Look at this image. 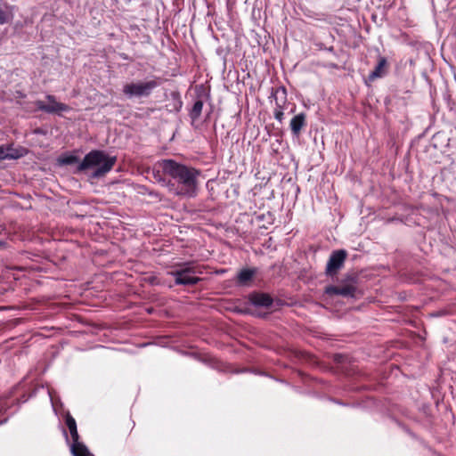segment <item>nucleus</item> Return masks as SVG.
<instances>
[{"label": "nucleus", "mask_w": 456, "mask_h": 456, "mask_svg": "<svg viewBox=\"0 0 456 456\" xmlns=\"http://www.w3.org/2000/svg\"><path fill=\"white\" fill-rule=\"evenodd\" d=\"M160 171L177 184V195L190 198L196 195L198 178L200 175L199 169L166 159L158 161L153 167L154 177L159 182L165 181L161 177Z\"/></svg>", "instance_id": "nucleus-1"}, {"label": "nucleus", "mask_w": 456, "mask_h": 456, "mask_svg": "<svg viewBox=\"0 0 456 456\" xmlns=\"http://www.w3.org/2000/svg\"><path fill=\"white\" fill-rule=\"evenodd\" d=\"M116 156H110L103 151L94 150L86 154L83 160L78 163L76 173L88 172L91 179L104 177L115 166Z\"/></svg>", "instance_id": "nucleus-2"}, {"label": "nucleus", "mask_w": 456, "mask_h": 456, "mask_svg": "<svg viewBox=\"0 0 456 456\" xmlns=\"http://www.w3.org/2000/svg\"><path fill=\"white\" fill-rule=\"evenodd\" d=\"M174 268L169 274L175 278V285L194 286L201 281L196 275L201 274L202 271L193 261L177 263Z\"/></svg>", "instance_id": "nucleus-3"}, {"label": "nucleus", "mask_w": 456, "mask_h": 456, "mask_svg": "<svg viewBox=\"0 0 456 456\" xmlns=\"http://www.w3.org/2000/svg\"><path fill=\"white\" fill-rule=\"evenodd\" d=\"M160 85L159 78L147 81H137L124 85L122 92L128 98L149 97L153 90Z\"/></svg>", "instance_id": "nucleus-4"}, {"label": "nucleus", "mask_w": 456, "mask_h": 456, "mask_svg": "<svg viewBox=\"0 0 456 456\" xmlns=\"http://www.w3.org/2000/svg\"><path fill=\"white\" fill-rule=\"evenodd\" d=\"M347 257V252L345 249H338L331 252L327 262L325 273L327 276H335L344 266Z\"/></svg>", "instance_id": "nucleus-5"}, {"label": "nucleus", "mask_w": 456, "mask_h": 456, "mask_svg": "<svg viewBox=\"0 0 456 456\" xmlns=\"http://www.w3.org/2000/svg\"><path fill=\"white\" fill-rule=\"evenodd\" d=\"M46 99L49 104H46L45 102L40 100L35 102V105L37 108V110L49 114L68 111L69 110V107L67 104L56 102L55 96L52 94H47Z\"/></svg>", "instance_id": "nucleus-6"}, {"label": "nucleus", "mask_w": 456, "mask_h": 456, "mask_svg": "<svg viewBox=\"0 0 456 456\" xmlns=\"http://www.w3.org/2000/svg\"><path fill=\"white\" fill-rule=\"evenodd\" d=\"M357 290V286L352 283H341L338 286H328L325 288V293L329 296H342L344 297H354L355 292Z\"/></svg>", "instance_id": "nucleus-7"}, {"label": "nucleus", "mask_w": 456, "mask_h": 456, "mask_svg": "<svg viewBox=\"0 0 456 456\" xmlns=\"http://www.w3.org/2000/svg\"><path fill=\"white\" fill-rule=\"evenodd\" d=\"M276 102V108L274 110V118L278 121L281 122L283 119V104L286 102V90L285 88H281L276 90V92L273 94Z\"/></svg>", "instance_id": "nucleus-8"}, {"label": "nucleus", "mask_w": 456, "mask_h": 456, "mask_svg": "<svg viewBox=\"0 0 456 456\" xmlns=\"http://www.w3.org/2000/svg\"><path fill=\"white\" fill-rule=\"evenodd\" d=\"M388 62L386 57L379 56L378 63L375 69L369 74L368 79L375 81L377 78L383 77L387 73Z\"/></svg>", "instance_id": "nucleus-9"}, {"label": "nucleus", "mask_w": 456, "mask_h": 456, "mask_svg": "<svg viewBox=\"0 0 456 456\" xmlns=\"http://www.w3.org/2000/svg\"><path fill=\"white\" fill-rule=\"evenodd\" d=\"M306 126V115L301 112L292 118L289 123L291 133L294 136L298 137L302 129Z\"/></svg>", "instance_id": "nucleus-10"}, {"label": "nucleus", "mask_w": 456, "mask_h": 456, "mask_svg": "<svg viewBox=\"0 0 456 456\" xmlns=\"http://www.w3.org/2000/svg\"><path fill=\"white\" fill-rule=\"evenodd\" d=\"M250 302L256 306L270 307L273 305V297L266 293H253L249 297Z\"/></svg>", "instance_id": "nucleus-11"}, {"label": "nucleus", "mask_w": 456, "mask_h": 456, "mask_svg": "<svg viewBox=\"0 0 456 456\" xmlns=\"http://www.w3.org/2000/svg\"><path fill=\"white\" fill-rule=\"evenodd\" d=\"M256 271V269L246 268L242 269L239 272L237 275V283L240 286L248 285L249 281L255 276Z\"/></svg>", "instance_id": "nucleus-12"}, {"label": "nucleus", "mask_w": 456, "mask_h": 456, "mask_svg": "<svg viewBox=\"0 0 456 456\" xmlns=\"http://www.w3.org/2000/svg\"><path fill=\"white\" fill-rule=\"evenodd\" d=\"M70 450L73 456H92L86 446L79 442V439L76 442L72 441Z\"/></svg>", "instance_id": "nucleus-13"}, {"label": "nucleus", "mask_w": 456, "mask_h": 456, "mask_svg": "<svg viewBox=\"0 0 456 456\" xmlns=\"http://www.w3.org/2000/svg\"><path fill=\"white\" fill-rule=\"evenodd\" d=\"M65 422L66 426L69 430L72 441L76 442V440L79 439V436L77 433V423L75 419L69 413H67L65 417Z\"/></svg>", "instance_id": "nucleus-14"}, {"label": "nucleus", "mask_w": 456, "mask_h": 456, "mask_svg": "<svg viewBox=\"0 0 456 456\" xmlns=\"http://www.w3.org/2000/svg\"><path fill=\"white\" fill-rule=\"evenodd\" d=\"M202 109H203V101L199 99L192 105V108L190 111V118L193 121L197 120L201 115Z\"/></svg>", "instance_id": "nucleus-15"}, {"label": "nucleus", "mask_w": 456, "mask_h": 456, "mask_svg": "<svg viewBox=\"0 0 456 456\" xmlns=\"http://www.w3.org/2000/svg\"><path fill=\"white\" fill-rule=\"evenodd\" d=\"M256 218L259 222L265 221L268 225L273 224L274 220L273 215L271 212L259 214L256 216Z\"/></svg>", "instance_id": "nucleus-16"}, {"label": "nucleus", "mask_w": 456, "mask_h": 456, "mask_svg": "<svg viewBox=\"0 0 456 456\" xmlns=\"http://www.w3.org/2000/svg\"><path fill=\"white\" fill-rule=\"evenodd\" d=\"M5 148L7 149V154H12L15 156L13 158H9V159H17L23 156V150L14 149L12 147V145L5 146Z\"/></svg>", "instance_id": "nucleus-17"}, {"label": "nucleus", "mask_w": 456, "mask_h": 456, "mask_svg": "<svg viewBox=\"0 0 456 456\" xmlns=\"http://www.w3.org/2000/svg\"><path fill=\"white\" fill-rule=\"evenodd\" d=\"M60 162L63 165H72L79 162L78 157L75 155H69L60 159Z\"/></svg>", "instance_id": "nucleus-18"}, {"label": "nucleus", "mask_w": 456, "mask_h": 456, "mask_svg": "<svg viewBox=\"0 0 456 456\" xmlns=\"http://www.w3.org/2000/svg\"><path fill=\"white\" fill-rule=\"evenodd\" d=\"M358 275L356 273H347L342 281V283H352L354 286H357L358 283Z\"/></svg>", "instance_id": "nucleus-19"}, {"label": "nucleus", "mask_w": 456, "mask_h": 456, "mask_svg": "<svg viewBox=\"0 0 456 456\" xmlns=\"http://www.w3.org/2000/svg\"><path fill=\"white\" fill-rule=\"evenodd\" d=\"M14 155L7 154V149L4 145L0 146V161L4 159H9V158H13Z\"/></svg>", "instance_id": "nucleus-20"}, {"label": "nucleus", "mask_w": 456, "mask_h": 456, "mask_svg": "<svg viewBox=\"0 0 456 456\" xmlns=\"http://www.w3.org/2000/svg\"><path fill=\"white\" fill-rule=\"evenodd\" d=\"M10 20V15L5 11L0 8V25L8 23Z\"/></svg>", "instance_id": "nucleus-21"}, {"label": "nucleus", "mask_w": 456, "mask_h": 456, "mask_svg": "<svg viewBox=\"0 0 456 456\" xmlns=\"http://www.w3.org/2000/svg\"><path fill=\"white\" fill-rule=\"evenodd\" d=\"M155 277L150 279L151 283H154Z\"/></svg>", "instance_id": "nucleus-22"}, {"label": "nucleus", "mask_w": 456, "mask_h": 456, "mask_svg": "<svg viewBox=\"0 0 456 456\" xmlns=\"http://www.w3.org/2000/svg\"><path fill=\"white\" fill-rule=\"evenodd\" d=\"M63 432H64V435H65V436H66V439L68 440V435H67V432H66L65 430H64Z\"/></svg>", "instance_id": "nucleus-23"}, {"label": "nucleus", "mask_w": 456, "mask_h": 456, "mask_svg": "<svg viewBox=\"0 0 456 456\" xmlns=\"http://www.w3.org/2000/svg\"><path fill=\"white\" fill-rule=\"evenodd\" d=\"M329 51H330V52H332V51H333V47H332V46H330V47L329 48Z\"/></svg>", "instance_id": "nucleus-24"}]
</instances>
